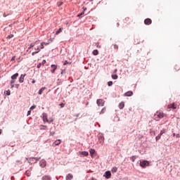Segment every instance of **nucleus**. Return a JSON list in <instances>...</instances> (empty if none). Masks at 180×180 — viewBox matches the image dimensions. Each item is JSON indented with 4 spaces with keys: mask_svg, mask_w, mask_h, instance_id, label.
Wrapping results in <instances>:
<instances>
[{
    "mask_svg": "<svg viewBox=\"0 0 180 180\" xmlns=\"http://www.w3.org/2000/svg\"><path fill=\"white\" fill-rule=\"evenodd\" d=\"M165 116H167V115H165L164 112L161 111H157L154 115V119L158 122L160 119H162V117H165Z\"/></svg>",
    "mask_w": 180,
    "mask_h": 180,
    "instance_id": "1",
    "label": "nucleus"
},
{
    "mask_svg": "<svg viewBox=\"0 0 180 180\" xmlns=\"http://www.w3.org/2000/svg\"><path fill=\"white\" fill-rule=\"evenodd\" d=\"M149 166H150V162L147 160L140 161V167H141V168H146V167H149Z\"/></svg>",
    "mask_w": 180,
    "mask_h": 180,
    "instance_id": "2",
    "label": "nucleus"
},
{
    "mask_svg": "<svg viewBox=\"0 0 180 180\" xmlns=\"http://www.w3.org/2000/svg\"><path fill=\"white\" fill-rule=\"evenodd\" d=\"M35 46H39V40H37L34 42L31 43L30 46L28 47V50L33 49V47Z\"/></svg>",
    "mask_w": 180,
    "mask_h": 180,
    "instance_id": "3",
    "label": "nucleus"
},
{
    "mask_svg": "<svg viewBox=\"0 0 180 180\" xmlns=\"http://www.w3.org/2000/svg\"><path fill=\"white\" fill-rule=\"evenodd\" d=\"M98 142L100 144H103V143L105 142V137H103V136H102V135H99L98 136Z\"/></svg>",
    "mask_w": 180,
    "mask_h": 180,
    "instance_id": "4",
    "label": "nucleus"
},
{
    "mask_svg": "<svg viewBox=\"0 0 180 180\" xmlns=\"http://www.w3.org/2000/svg\"><path fill=\"white\" fill-rule=\"evenodd\" d=\"M97 105H98V106H103V105H105V101H103V100H102V99H98Z\"/></svg>",
    "mask_w": 180,
    "mask_h": 180,
    "instance_id": "5",
    "label": "nucleus"
},
{
    "mask_svg": "<svg viewBox=\"0 0 180 180\" xmlns=\"http://www.w3.org/2000/svg\"><path fill=\"white\" fill-rule=\"evenodd\" d=\"M167 109H176V104H175V103H173L172 104H169L167 105Z\"/></svg>",
    "mask_w": 180,
    "mask_h": 180,
    "instance_id": "6",
    "label": "nucleus"
},
{
    "mask_svg": "<svg viewBox=\"0 0 180 180\" xmlns=\"http://www.w3.org/2000/svg\"><path fill=\"white\" fill-rule=\"evenodd\" d=\"M144 23H145V25H151L153 23V20L150 18H146L144 20Z\"/></svg>",
    "mask_w": 180,
    "mask_h": 180,
    "instance_id": "7",
    "label": "nucleus"
},
{
    "mask_svg": "<svg viewBox=\"0 0 180 180\" xmlns=\"http://www.w3.org/2000/svg\"><path fill=\"white\" fill-rule=\"evenodd\" d=\"M51 68H52V70H51V72L52 74H54L56 72V70H57V65H51Z\"/></svg>",
    "mask_w": 180,
    "mask_h": 180,
    "instance_id": "8",
    "label": "nucleus"
},
{
    "mask_svg": "<svg viewBox=\"0 0 180 180\" xmlns=\"http://www.w3.org/2000/svg\"><path fill=\"white\" fill-rule=\"evenodd\" d=\"M49 44H50V42L43 41L40 44V48H41V49H44V46H49Z\"/></svg>",
    "mask_w": 180,
    "mask_h": 180,
    "instance_id": "9",
    "label": "nucleus"
},
{
    "mask_svg": "<svg viewBox=\"0 0 180 180\" xmlns=\"http://www.w3.org/2000/svg\"><path fill=\"white\" fill-rule=\"evenodd\" d=\"M60 144H61V140L58 139L53 142V147H56V146H60Z\"/></svg>",
    "mask_w": 180,
    "mask_h": 180,
    "instance_id": "10",
    "label": "nucleus"
},
{
    "mask_svg": "<svg viewBox=\"0 0 180 180\" xmlns=\"http://www.w3.org/2000/svg\"><path fill=\"white\" fill-rule=\"evenodd\" d=\"M112 176V174L110 173V172L107 171L105 172V178L106 179H110V178Z\"/></svg>",
    "mask_w": 180,
    "mask_h": 180,
    "instance_id": "11",
    "label": "nucleus"
},
{
    "mask_svg": "<svg viewBox=\"0 0 180 180\" xmlns=\"http://www.w3.org/2000/svg\"><path fill=\"white\" fill-rule=\"evenodd\" d=\"M124 96H133V91H127L124 94Z\"/></svg>",
    "mask_w": 180,
    "mask_h": 180,
    "instance_id": "12",
    "label": "nucleus"
},
{
    "mask_svg": "<svg viewBox=\"0 0 180 180\" xmlns=\"http://www.w3.org/2000/svg\"><path fill=\"white\" fill-rule=\"evenodd\" d=\"M79 154L80 155H84V157H87V155H89V153L87 151H80L79 152Z\"/></svg>",
    "mask_w": 180,
    "mask_h": 180,
    "instance_id": "13",
    "label": "nucleus"
},
{
    "mask_svg": "<svg viewBox=\"0 0 180 180\" xmlns=\"http://www.w3.org/2000/svg\"><path fill=\"white\" fill-rule=\"evenodd\" d=\"M39 164H40V167H41L42 168H44V167H46V160H41Z\"/></svg>",
    "mask_w": 180,
    "mask_h": 180,
    "instance_id": "14",
    "label": "nucleus"
},
{
    "mask_svg": "<svg viewBox=\"0 0 180 180\" xmlns=\"http://www.w3.org/2000/svg\"><path fill=\"white\" fill-rule=\"evenodd\" d=\"M74 178V176L72 174H68L66 176V180H72Z\"/></svg>",
    "mask_w": 180,
    "mask_h": 180,
    "instance_id": "15",
    "label": "nucleus"
},
{
    "mask_svg": "<svg viewBox=\"0 0 180 180\" xmlns=\"http://www.w3.org/2000/svg\"><path fill=\"white\" fill-rule=\"evenodd\" d=\"M23 81H25V75H21L19 78V82H20V84H22V82H23Z\"/></svg>",
    "mask_w": 180,
    "mask_h": 180,
    "instance_id": "16",
    "label": "nucleus"
},
{
    "mask_svg": "<svg viewBox=\"0 0 180 180\" xmlns=\"http://www.w3.org/2000/svg\"><path fill=\"white\" fill-rule=\"evenodd\" d=\"M45 63H46V60H42L41 63L37 65V68H40V67H41V65H44Z\"/></svg>",
    "mask_w": 180,
    "mask_h": 180,
    "instance_id": "17",
    "label": "nucleus"
},
{
    "mask_svg": "<svg viewBox=\"0 0 180 180\" xmlns=\"http://www.w3.org/2000/svg\"><path fill=\"white\" fill-rule=\"evenodd\" d=\"M18 77H19V73H15L13 75L11 76V79H16V78H18Z\"/></svg>",
    "mask_w": 180,
    "mask_h": 180,
    "instance_id": "18",
    "label": "nucleus"
},
{
    "mask_svg": "<svg viewBox=\"0 0 180 180\" xmlns=\"http://www.w3.org/2000/svg\"><path fill=\"white\" fill-rule=\"evenodd\" d=\"M42 180H51V177L50 176H44Z\"/></svg>",
    "mask_w": 180,
    "mask_h": 180,
    "instance_id": "19",
    "label": "nucleus"
},
{
    "mask_svg": "<svg viewBox=\"0 0 180 180\" xmlns=\"http://www.w3.org/2000/svg\"><path fill=\"white\" fill-rule=\"evenodd\" d=\"M119 108H120V109H123V108H124V102L122 101V102L119 104Z\"/></svg>",
    "mask_w": 180,
    "mask_h": 180,
    "instance_id": "20",
    "label": "nucleus"
},
{
    "mask_svg": "<svg viewBox=\"0 0 180 180\" xmlns=\"http://www.w3.org/2000/svg\"><path fill=\"white\" fill-rule=\"evenodd\" d=\"M41 48L40 47V45L39 46H35L34 47V50L36 51H38V53H40V49H41Z\"/></svg>",
    "mask_w": 180,
    "mask_h": 180,
    "instance_id": "21",
    "label": "nucleus"
},
{
    "mask_svg": "<svg viewBox=\"0 0 180 180\" xmlns=\"http://www.w3.org/2000/svg\"><path fill=\"white\" fill-rule=\"evenodd\" d=\"M61 32H63V28H59L58 30H57L55 33L56 35L57 34H60V33H61Z\"/></svg>",
    "mask_w": 180,
    "mask_h": 180,
    "instance_id": "22",
    "label": "nucleus"
},
{
    "mask_svg": "<svg viewBox=\"0 0 180 180\" xmlns=\"http://www.w3.org/2000/svg\"><path fill=\"white\" fill-rule=\"evenodd\" d=\"M98 54H99V51L96 49L93 51V55L94 56H98Z\"/></svg>",
    "mask_w": 180,
    "mask_h": 180,
    "instance_id": "23",
    "label": "nucleus"
},
{
    "mask_svg": "<svg viewBox=\"0 0 180 180\" xmlns=\"http://www.w3.org/2000/svg\"><path fill=\"white\" fill-rule=\"evenodd\" d=\"M46 89V87H42L39 91V95H41L43 94V91Z\"/></svg>",
    "mask_w": 180,
    "mask_h": 180,
    "instance_id": "24",
    "label": "nucleus"
},
{
    "mask_svg": "<svg viewBox=\"0 0 180 180\" xmlns=\"http://www.w3.org/2000/svg\"><path fill=\"white\" fill-rule=\"evenodd\" d=\"M111 172L112 173L117 172V167H112L111 169Z\"/></svg>",
    "mask_w": 180,
    "mask_h": 180,
    "instance_id": "25",
    "label": "nucleus"
},
{
    "mask_svg": "<svg viewBox=\"0 0 180 180\" xmlns=\"http://www.w3.org/2000/svg\"><path fill=\"white\" fill-rule=\"evenodd\" d=\"M89 153L91 155H94L95 154V149H90Z\"/></svg>",
    "mask_w": 180,
    "mask_h": 180,
    "instance_id": "26",
    "label": "nucleus"
},
{
    "mask_svg": "<svg viewBox=\"0 0 180 180\" xmlns=\"http://www.w3.org/2000/svg\"><path fill=\"white\" fill-rule=\"evenodd\" d=\"M31 174H32V172H30V171H29V170H27L25 172V174L27 175V176H30Z\"/></svg>",
    "mask_w": 180,
    "mask_h": 180,
    "instance_id": "27",
    "label": "nucleus"
},
{
    "mask_svg": "<svg viewBox=\"0 0 180 180\" xmlns=\"http://www.w3.org/2000/svg\"><path fill=\"white\" fill-rule=\"evenodd\" d=\"M112 79H117L118 76H117V75H112Z\"/></svg>",
    "mask_w": 180,
    "mask_h": 180,
    "instance_id": "28",
    "label": "nucleus"
},
{
    "mask_svg": "<svg viewBox=\"0 0 180 180\" xmlns=\"http://www.w3.org/2000/svg\"><path fill=\"white\" fill-rule=\"evenodd\" d=\"M13 84H15V79H12L11 81V88H13Z\"/></svg>",
    "mask_w": 180,
    "mask_h": 180,
    "instance_id": "29",
    "label": "nucleus"
},
{
    "mask_svg": "<svg viewBox=\"0 0 180 180\" xmlns=\"http://www.w3.org/2000/svg\"><path fill=\"white\" fill-rule=\"evenodd\" d=\"M130 160H131V161H132L133 162H134V161H136V156H131V157L130 158Z\"/></svg>",
    "mask_w": 180,
    "mask_h": 180,
    "instance_id": "30",
    "label": "nucleus"
},
{
    "mask_svg": "<svg viewBox=\"0 0 180 180\" xmlns=\"http://www.w3.org/2000/svg\"><path fill=\"white\" fill-rule=\"evenodd\" d=\"M84 14H85V12L83 11L81 13L77 15V18H81V16H82V15H84Z\"/></svg>",
    "mask_w": 180,
    "mask_h": 180,
    "instance_id": "31",
    "label": "nucleus"
},
{
    "mask_svg": "<svg viewBox=\"0 0 180 180\" xmlns=\"http://www.w3.org/2000/svg\"><path fill=\"white\" fill-rule=\"evenodd\" d=\"M108 86H112V85H113V82H112V81L108 82Z\"/></svg>",
    "mask_w": 180,
    "mask_h": 180,
    "instance_id": "32",
    "label": "nucleus"
},
{
    "mask_svg": "<svg viewBox=\"0 0 180 180\" xmlns=\"http://www.w3.org/2000/svg\"><path fill=\"white\" fill-rule=\"evenodd\" d=\"M105 112H106V108H103L101 111V115H103V113H105Z\"/></svg>",
    "mask_w": 180,
    "mask_h": 180,
    "instance_id": "33",
    "label": "nucleus"
},
{
    "mask_svg": "<svg viewBox=\"0 0 180 180\" xmlns=\"http://www.w3.org/2000/svg\"><path fill=\"white\" fill-rule=\"evenodd\" d=\"M161 136L160 135V134L156 136V141H158V140H160V139H161Z\"/></svg>",
    "mask_w": 180,
    "mask_h": 180,
    "instance_id": "34",
    "label": "nucleus"
},
{
    "mask_svg": "<svg viewBox=\"0 0 180 180\" xmlns=\"http://www.w3.org/2000/svg\"><path fill=\"white\" fill-rule=\"evenodd\" d=\"M165 129H163L160 131V133L159 134L160 136H162V134H164V133H165Z\"/></svg>",
    "mask_w": 180,
    "mask_h": 180,
    "instance_id": "35",
    "label": "nucleus"
},
{
    "mask_svg": "<svg viewBox=\"0 0 180 180\" xmlns=\"http://www.w3.org/2000/svg\"><path fill=\"white\" fill-rule=\"evenodd\" d=\"M114 49H115V50H118L119 49V46H117V44L114 45Z\"/></svg>",
    "mask_w": 180,
    "mask_h": 180,
    "instance_id": "36",
    "label": "nucleus"
},
{
    "mask_svg": "<svg viewBox=\"0 0 180 180\" xmlns=\"http://www.w3.org/2000/svg\"><path fill=\"white\" fill-rule=\"evenodd\" d=\"M6 95L9 96L11 95V90H8L6 91Z\"/></svg>",
    "mask_w": 180,
    "mask_h": 180,
    "instance_id": "37",
    "label": "nucleus"
},
{
    "mask_svg": "<svg viewBox=\"0 0 180 180\" xmlns=\"http://www.w3.org/2000/svg\"><path fill=\"white\" fill-rule=\"evenodd\" d=\"M61 5H63V2L60 1L57 3L58 6H61Z\"/></svg>",
    "mask_w": 180,
    "mask_h": 180,
    "instance_id": "38",
    "label": "nucleus"
},
{
    "mask_svg": "<svg viewBox=\"0 0 180 180\" xmlns=\"http://www.w3.org/2000/svg\"><path fill=\"white\" fill-rule=\"evenodd\" d=\"M13 37V34H10L7 37L8 39H12Z\"/></svg>",
    "mask_w": 180,
    "mask_h": 180,
    "instance_id": "39",
    "label": "nucleus"
},
{
    "mask_svg": "<svg viewBox=\"0 0 180 180\" xmlns=\"http://www.w3.org/2000/svg\"><path fill=\"white\" fill-rule=\"evenodd\" d=\"M33 109H36V105H32V106L30 108V110H33Z\"/></svg>",
    "mask_w": 180,
    "mask_h": 180,
    "instance_id": "40",
    "label": "nucleus"
},
{
    "mask_svg": "<svg viewBox=\"0 0 180 180\" xmlns=\"http://www.w3.org/2000/svg\"><path fill=\"white\" fill-rule=\"evenodd\" d=\"M30 113H32V110H28L27 116L30 115Z\"/></svg>",
    "mask_w": 180,
    "mask_h": 180,
    "instance_id": "41",
    "label": "nucleus"
},
{
    "mask_svg": "<svg viewBox=\"0 0 180 180\" xmlns=\"http://www.w3.org/2000/svg\"><path fill=\"white\" fill-rule=\"evenodd\" d=\"M60 108H64V106H65V104L62 103L60 104Z\"/></svg>",
    "mask_w": 180,
    "mask_h": 180,
    "instance_id": "42",
    "label": "nucleus"
},
{
    "mask_svg": "<svg viewBox=\"0 0 180 180\" xmlns=\"http://www.w3.org/2000/svg\"><path fill=\"white\" fill-rule=\"evenodd\" d=\"M37 53H39V51H34L32 53V56H34L35 54H37Z\"/></svg>",
    "mask_w": 180,
    "mask_h": 180,
    "instance_id": "43",
    "label": "nucleus"
},
{
    "mask_svg": "<svg viewBox=\"0 0 180 180\" xmlns=\"http://www.w3.org/2000/svg\"><path fill=\"white\" fill-rule=\"evenodd\" d=\"M54 134H55V132L54 131H53V132H50V136H54Z\"/></svg>",
    "mask_w": 180,
    "mask_h": 180,
    "instance_id": "44",
    "label": "nucleus"
},
{
    "mask_svg": "<svg viewBox=\"0 0 180 180\" xmlns=\"http://www.w3.org/2000/svg\"><path fill=\"white\" fill-rule=\"evenodd\" d=\"M15 58H16L15 56H13V58H11V61H15Z\"/></svg>",
    "mask_w": 180,
    "mask_h": 180,
    "instance_id": "45",
    "label": "nucleus"
},
{
    "mask_svg": "<svg viewBox=\"0 0 180 180\" xmlns=\"http://www.w3.org/2000/svg\"><path fill=\"white\" fill-rule=\"evenodd\" d=\"M96 47H98V49H101V45H99V44H96Z\"/></svg>",
    "mask_w": 180,
    "mask_h": 180,
    "instance_id": "46",
    "label": "nucleus"
},
{
    "mask_svg": "<svg viewBox=\"0 0 180 180\" xmlns=\"http://www.w3.org/2000/svg\"><path fill=\"white\" fill-rule=\"evenodd\" d=\"M67 64H68V62L66 60V61L63 63V65H67Z\"/></svg>",
    "mask_w": 180,
    "mask_h": 180,
    "instance_id": "47",
    "label": "nucleus"
},
{
    "mask_svg": "<svg viewBox=\"0 0 180 180\" xmlns=\"http://www.w3.org/2000/svg\"><path fill=\"white\" fill-rule=\"evenodd\" d=\"M65 72V70H61V75L64 74Z\"/></svg>",
    "mask_w": 180,
    "mask_h": 180,
    "instance_id": "48",
    "label": "nucleus"
},
{
    "mask_svg": "<svg viewBox=\"0 0 180 180\" xmlns=\"http://www.w3.org/2000/svg\"><path fill=\"white\" fill-rule=\"evenodd\" d=\"M44 122H46V120L47 121V118L46 117H44Z\"/></svg>",
    "mask_w": 180,
    "mask_h": 180,
    "instance_id": "49",
    "label": "nucleus"
},
{
    "mask_svg": "<svg viewBox=\"0 0 180 180\" xmlns=\"http://www.w3.org/2000/svg\"><path fill=\"white\" fill-rule=\"evenodd\" d=\"M44 122H46V120L47 121V118L46 117H44Z\"/></svg>",
    "mask_w": 180,
    "mask_h": 180,
    "instance_id": "50",
    "label": "nucleus"
},
{
    "mask_svg": "<svg viewBox=\"0 0 180 180\" xmlns=\"http://www.w3.org/2000/svg\"><path fill=\"white\" fill-rule=\"evenodd\" d=\"M36 82V80H32V84H34Z\"/></svg>",
    "mask_w": 180,
    "mask_h": 180,
    "instance_id": "51",
    "label": "nucleus"
},
{
    "mask_svg": "<svg viewBox=\"0 0 180 180\" xmlns=\"http://www.w3.org/2000/svg\"><path fill=\"white\" fill-rule=\"evenodd\" d=\"M42 127H44L43 129H46L47 128V127H46V126H42Z\"/></svg>",
    "mask_w": 180,
    "mask_h": 180,
    "instance_id": "52",
    "label": "nucleus"
},
{
    "mask_svg": "<svg viewBox=\"0 0 180 180\" xmlns=\"http://www.w3.org/2000/svg\"><path fill=\"white\" fill-rule=\"evenodd\" d=\"M0 134H2V129H0Z\"/></svg>",
    "mask_w": 180,
    "mask_h": 180,
    "instance_id": "53",
    "label": "nucleus"
},
{
    "mask_svg": "<svg viewBox=\"0 0 180 180\" xmlns=\"http://www.w3.org/2000/svg\"><path fill=\"white\" fill-rule=\"evenodd\" d=\"M91 180H96V179L92 177V178H91Z\"/></svg>",
    "mask_w": 180,
    "mask_h": 180,
    "instance_id": "54",
    "label": "nucleus"
},
{
    "mask_svg": "<svg viewBox=\"0 0 180 180\" xmlns=\"http://www.w3.org/2000/svg\"><path fill=\"white\" fill-rule=\"evenodd\" d=\"M176 69L179 70V68H178V66H176Z\"/></svg>",
    "mask_w": 180,
    "mask_h": 180,
    "instance_id": "55",
    "label": "nucleus"
},
{
    "mask_svg": "<svg viewBox=\"0 0 180 180\" xmlns=\"http://www.w3.org/2000/svg\"><path fill=\"white\" fill-rule=\"evenodd\" d=\"M49 40H51V41H53V39H49Z\"/></svg>",
    "mask_w": 180,
    "mask_h": 180,
    "instance_id": "56",
    "label": "nucleus"
},
{
    "mask_svg": "<svg viewBox=\"0 0 180 180\" xmlns=\"http://www.w3.org/2000/svg\"><path fill=\"white\" fill-rule=\"evenodd\" d=\"M49 40H51V41H53V39H49Z\"/></svg>",
    "mask_w": 180,
    "mask_h": 180,
    "instance_id": "57",
    "label": "nucleus"
},
{
    "mask_svg": "<svg viewBox=\"0 0 180 180\" xmlns=\"http://www.w3.org/2000/svg\"><path fill=\"white\" fill-rule=\"evenodd\" d=\"M49 40H51V41H53V39H49Z\"/></svg>",
    "mask_w": 180,
    "mask_h": 180,
    "instance_id": "58",
    "label": "nucleus"
},
{
    "mask_svg": "<svg viewBox=\"0 0 180 180\" xmlns=\"http://www.w3.org/2000/svg\"><path fill=\"white\" fill-rule=\"evenodd\" d=\"M35 160H38L39 159H38V158H35Z\"/></svg>",
    "mask_w": 180,
    "mask_h": 180,
    "instance_id": "59",
    "label": "nucleus"
}]
</instances>
